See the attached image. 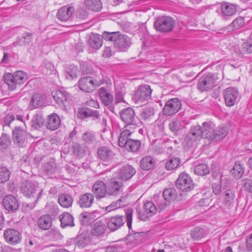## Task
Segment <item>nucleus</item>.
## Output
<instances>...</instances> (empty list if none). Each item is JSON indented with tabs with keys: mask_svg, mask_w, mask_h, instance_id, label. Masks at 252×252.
<instances>
[{
	"mask_svg": "<svg viewBox=\"0 0 252 252\" xmlns=\"http://www.w3.org/2000/svg\"><path fill=\"white\" fill-rule=\"evenodd\" d=\"M175 26V21L169 17H162L157 19L154 23L155 29L160 32L172 31Z\"/></svg>",
	"mask_w": 252,
	"mask_h": 252,
	"instance_id": "obj_5",
	"label": "nucleus"
},
{
	"mask_svg": "<svg viewBox=\"0 0 252 252\" xmlns=\"http://www.w3.org/2000/svg\"><path fill=\"white\" fill-rule=\"evenodd\" d=\"M92 191L96 199H101L108 196L106 184L103 181L95 182L92 187Z\"/></svg>",
	"mask_w": 252,
	"mask_h": 252,
	"instance_id": "obj_13",
	"label": "nucleus"
},
{
	"mask_svg": "<svg viewBox=\"0 0 252 252\" xmlns=\"http://www.w3.org/2000/svg\"><path fill=\"white\" fill-rule=\"evenodd\" d=\"M2 202L4 207L8 211L14 212L16 211L19 206L17 199L11 195L4 196Z\"/></svg>",
	"mask_w": 252,
	"mask_h": 252,
	"instance_id": "obj_19",
	"label": "nucleus"
},
{
	"mask_svg": "<svg viewBox=\"0 0 252 252\" xmlns=\"http://www.w3.org/2000/svg\"><path fill=\"white\" fill-rule=\"evenodd\" d=\"M106 230V226L102 221L95 222L92 228L91 233L93 235L101 237Z\"/></svg>",
	"mask_w": 252,
	"mask_h": 252,
	"instance_id": "obj_30",
	"label": "nucleus"
},
{
	"mask_svg": "<svg viewBox=\"0 0 252 252\" xmlns=\"http://www.w3.org/2000/svg\"><path fill=\"white\" fill-rule=\"evenodd\" d=\"M121 120L126 124L125 126L131 127L132 125H135V112L131 108H127L123 109L120 113Z\"/></svg>",
	"mask_w": 252,
	"mask_h": 252,
	"instance_id": "obj_14",
	"label": "nucleus"
},
{
	"mask_svg": "<svg viewBox=\"0 0 252 252\" xmlns=\"http://www.w3.org/2000/svg\"><path fill=\"white\" fill-rule=\"evenodd\" d=\"M52 95L56 102L61 108L66 109L69 104V94L64 91L56 90L52 92Z\"/></svg>",
	"mask_w": 252,
	"mask_h": 252,
	"instance_id": "obj_11",
	"label": "nucleus"
},
{
	"mask_svg": "<svg viewBox=\"0 0 252 252\" xmlns=\"http://www.w3.org/2000/svg\"><path fill=\"white\" fill-rule=\"evenodd\" d=\"M97 154L98 158L104 161H111L115 156L112 151L106 146H101L98 148Z\"/></svg>",
	"mask_w": 252,
	"mask_h": 252,
	"instance_id": "obj_22",
	"label": "nucleus"
},
{
	"mask_svg": "<svg viewBox=\"0 0 252 252\" xmlns=\"http://www.w3.org/2000/svg\"><path fill=\"white\" fill-rule=\"evenodd\" d=\"M103 83L101 78L94 80L91 77H85L80 79L78 82L79 88L86 93L93 91L95 87L99 86Z\"/></svg>",
	"mask_w": 252,
	"mask_h": 252,
	"instance_id": "obj_3",
	"label": "nucleus"
},
{
	"mask_svg": "<svg viewBox=\"0 0 252 252\" xmlns=\"http://www.w3.org/2000/svg\"><path fill=\"white\" fill-rule=\"evenodd\" d=\"M60 124L61 120L59 116L55 113H53L48 116L46 126L49 129L54 130L59 127Z\"/></svg>",
	"mask_w": 252,
	"mask_h": 252,
	"instance_id": "obj_28",
	"label": "nucleus"
},
{
	"mask_svg": "<svg viewBox=\"0 0 252 252\" xmlns=\"http://www.w3.org/2000/svg\"><path fill=\"white\" fill-rule=\"evenodd\" d=\"M194 173L200 176H204L210 172L208 165L206 164H200L197 165L194 170Z\"/></svg>",
	"mask_w": 252,
	"mask_h": 252,
	"instance_id": "obj_47",
	"label": "nucleus"
},
{
	"mask_svg": "<svg viewBox=\"0 0 252 252\" xmlns=\"http://www.w3.org/2000/svg\"><path fill=\"white\" fill-rule=\"evenodd\" d=\"M221 8L223 15L226 16H231L234 15L237 10L235 5L226 2L221 4Z\"/></svg>",
	"mask_w": 252,
	"mask_h": 252,
	"instance_id": "obj_32",
	"label": "nucleus"
},
{
	"mask_svg": "<svg viewBox=\"0 0 252 252\" xmlns=\"http://www.w3.org/2000/svg\"><path fill=\"white\" fill-rule=\"evenodd\" d=\"M203 138L201 126L196 125L191 127L189 133L185 138V140L189 146H191L194 143Z\"/></svg>",
	"mask_w": 252,
	"mask_h": 252,
	"instance_id": "obj_8",
	"label": "nucleus"
},
{
	"mask_svg": "<svg viewBox=\"0 0 252 252\" xmlns=\"http://www.w3.org/2000/svg\"><path fill=\"white\" fill-rule=\"evenodd\" d=\"M77 116L81 119H85L92 117L94 119H97L99 117L98 111L93 110L88 108H81L79 109Z\"/></svg>",
	"mask_w": 252,
	"mask_h": 252,
	"instance_id": "obj_27",
	"label": "nucleus"
},
{
	"mask_svg": "<svg viewBox=\"0 0 252 252\" xmlns=\"http://www.w3.org/2000/svg\"><path fill=\"white\" fill-rule=\"evenodd\" d=\"M88 12L85 9L79 8L77 10L76 17L80 20H85L88 17Z\"/></svg>",
	"mask_w": 252,
	"mask_h": 252,
	"instance_id": "obj_62",
	"label": "nucleus"
},
{
	"mask_svg": "<svg viewBox=\"0 0 252 252\" xmlns=\"http://www.w3.org/2000/svg\"><path fill=\"white\" fill-rule=\"evenodd\" d=\"M81 221L83 224H89L91 222V220L93 219L92 216L93 214L91 213H83L81 215Z\"/></svg>",
	"mask_w": 252,
	"mask_h": 252,
	"instance_id": "obj_60",
	"label": "nucleus"
},
{
	"mask_svg": "<svg viewBox=\"0 0 252 252\" xmlns=\"http://www.w3.org/2000/svg\"><path fill=\"white\" fill-rule=\"evenodd\" d=\"M136 125H132L131 127L125 126L124 130L121 132L118 143L120 147H124L126 143L129 141L131 134L134 132L136 129Z\"/></svg>",
	"mask_w": 252,
	"mask_h": 252,
	"instance_id": "obj_17",
	"label": "nucleus"
},
{
	"mask_svg": "<svg viewBox=\"0 0 252 252\" xmlns=\"http://www.w3.org/2000/svg\"><path fill=\"white\" fill-rule=\"evenodd\" d=\"M5 83L11 91L16 89L17 85L23 84L28 79L27 74L24 71L19 70L13 74L8 73L4 77Z\"/></svg>",
	"mask_w": 252,
	"mask_h": 252,
	"instance_id": "obj_1",
	"label": "nucleus"
},
{
	"mask_svg": "<svg viewBox=\"0 0 252 252\" xmlns=\"http://www.w3.org/2000/svg\"><path fill=\"white\" fill-rule=\"evenodd\" d=\"M74 11V8L72 7L63 6L58 11L57 18L62 21H66L71 17Z\"/></svg>",
	"mask_w": 252,
	"mask_h": 252,
	"instance_id": "obj_26",
	"label": "nucleus"
},
{
	"mask_svg": "<svg viewBox=\"0 0 252 252\" xmlns=\"http://www.w3.org/2000/svg\"><path fill=\"white\" fill-rule=\"evenodd\" d=\"M11 144V140L9 136L2 134L0 138V145L4 149L7 148Z\"/></svg>",
	"mask_w": 252,
	"mask_h": 252,
	"instance_id": "obj_55",
	"label": "nucleus"
},
{
	"mask_svg": "<svg viewBox=\"0 0 252 252\" xmlns=\"http://www.w3.org/2000/svg\"><path fill=\"white\" fill-rule=\"evenodd\" d=\"M157 209L155 204L151 201H147L144 205L143 212H139V218L140 220H146L148 218L154 215Z\"/></svg>",
	"mask_w": 252,
	"mask_h": 252,
	"instance_id": "obj_16",
	"label": "nucleus"
},
{
	"mask_svg": "<svg viewBox=\"0 0 252 252\" xmlns=\"http://www.w3.org/2000/svg\"><path fill=\"white\" fill-rule=\"evenodd\" d=\"M152 90L148 85H140L136 90L132 99L137 103L144 102L151 98Z\"/></svg>",
	"mask_w": 252,
	"mask_h": 252,
	"instance_id": "obj_4",
	"label": "nucleus"
},
{
	"mask_svg": "<svg viewBox=\"0 0 252 252\" xmlns=\"http://www.w3.org/2000/svg\"><path fill=\"white\" fill-rule=\"evenodd\" d=\"M90 243L89 235L87 233H82L76 238V245L78 247L83 248Z\"/></svg>",
	"mask_w": 252,
	"mask_h": 252,
	"instance_id": "obj_38",
	"label": "nucleus"
},
{
	"mask_svg": "<svg viewBox=\"0 0 252 252\" xmlns=\"http://www.w3.org/2000/svg\"><path fill=\"white\" fill-rule=\"evenodd\" d=\"M52 219L48 215L41 216L38 220V226L43 230H47L52 226Z\"/></svg>",
	"mask_w": 252,
	"mask_h": 252,
	"instance_id": "obj_31",
	"label": "nucleus"
},
{
	"mask_svg": "<svg viewBox=\"0 0 252 252\" xmlns=\"http://www.w3.org/2000/svg\"><path fill=\"white\" fill-rule=\"evenodd\" d=\"M117 36L114 42L115 46L119 48L121 50L125 51V49L130 46V38L126 35L121 34L119 32H118Z\"/></svg>",
	"mask_w": 252,
	"mask_h": 252,
	"instance_id": "obj_24",
	"label": "nucleus"
},
{
	"mask_svg": "<svg viewBox=\"0 0 252 252\" xmlns=\"http://www.w3.org/2000/svg\"><path fill=\"white\" fill-rule=\"evenodd\" d=\"M32 34L29 32H25L21 37L17 38L15 42L16 46H26L32 42Z\"/></svg>",
	"mask_w": 252,
	"mask_h": 252,
	"instance_id": "obj_39",
	"label": "nucleus"
},
{
	"mask_svg": "<svg viewBox=\"0 0 252 252\" xmlns=\"http://www.w3.org/2000/svg\"><path fill=\"white\" fill-rule=\"evenodd\" d=\"M215 127V125L212 122L203 123L201 126L203 138H206L209 141H213Z\"/></svg>",
	"mask_w": 252,
	"mask_h": 252,
	"instance_id": "obj_20",
	"label": "nucleus"
},
{
	"mask_svg": "<svg viewBox=\"0 0 252 252\" xmlns=\"http://www.w3.org/2000/svg\"><path fill=\"white\" fill-rule=\"evenodd\" d=\"M141 143L140 141L129 139V141H128V142L126 143L124 147L129 151L135 152L139 149Z\"/></svg>",
	"mask_w": 252,
	"mask_h": 252,
	"instance_id": "obj_42",
	"label": "nucleus"
},
{
	"mask_svg": "<svg viewBox=\"0 0 252 252\" xmlns=\"http://www.w3.org/2000/svg\"><path fill=\"white\" fill-rule=\"evenodd\" d=\"M220 80L217 74L207 73L199 79L197 88L201 92L210 91L218 84Z\"/></svg>",
	"mask_w": 252,
	"mask_h": 252,
	"instance_id": "obj_2",
	"label": "nucleus"
},
{
	"mask_svg": "<svg viewBox=\"0 0 252 252\" xmlns=\"http://www.w3.org/2000/svg\"><path fill=\"white\" fill-rule=\"evenodd\" d=\"M235 194L233 190L227 189L223 193V204L228 208H231L234 206Z\"/></svg>",
	"mask_w": 252,
	"mask_h": 252,
	"instance_id": "obj_29",
	"label": "nucleus"
},
{
	"mask_svg": "<svg viewBox=\"0 0 252 252\" xmlns=\"http://www.w3.org/2000/svg\"><path fill=\"white\" fill-rule=\"evenodd\" d=\"M180 163V160L177 157H171L167 160L165 164V168L168 170H171L176 168Z\"/></svg>",
	"mask_w": 252,
	"mask_h": 252,
	"instance_id": "obj_44",
	"label": "nucleus"
},
{
	"mask_svg": "<svg viewBox=\"0 0 252 252\" xmlns=\"http://www.w3.org/2000/svg\"><path fill=\"white\" fill-rule=\"evenodd\" d=\"M58 202L60 205L64 208H69L71 206L73 203L72 197L67 194H61L58 198Z\"/></svg>",
	"mask_w": 252,
	"mask_h": 252,
	"instance_id": "obj_40",
	"label": "nucleus"
},
{
	"mask_svg": "<svg viewBox=\"0 0 252 252\" xmlns=\"http://www.w3.org/2000/svg\"><path fill=\"white\" fill-rule=\"evenodd\" d=\"M3 237L8 244L13 245L19 243L22 239L21 233L14 229H7L4 230Z\"/></svg>",
	"mask_w": 252,
	"mask_h": 252,
	"instance_id": "obj_12",
	"label": "nucleus"
},
{
	"mask_svg": "<svg viewBox=\"0 0 252 252\" xmlns=\"http://www.w3.org/2000/svg\"><path fill=\"white\" fill-rule=\"evenodd\" d=\"M242 51L244 53H252V38L243 43Z\"/></svg>",
	"mask_w": 252,
	"mask_h": 252,
	"instance_id": "obj_59",
	"label": "nucleus"
},
{
	"mask_svg": "<svg viewBox=\"0 0 252 252\" xmlns=\"http://www.w3.org/2000/svg\"><path fill=\"white\" fill-rule=\"evenodd\" d=\"M176 190L173 188L167 189L163 192V197L166 201L174 199L176 197Z\"/></svg>",
	"mask_w": 252,
	"mask_h": 252,
	"instance_id": "obj_48",
	"label": "nucleus"
},
{
	"mask_svg": "<svg viewBox=\"0 0 252 252\" xmlns=\"http://www.w3.org/2000/svg\"><path fill=\"white\" fill-rule=\"evenodd\" d=\"M136 173L135 169L131 165H126L120 168L118 172L119 179L123 181L130 179Z\"/></svg>",
	"mask_w": 252,
	"mask_h": 252,
	"instance_id": "obj_21",
	"label": "nucleus"
},
{
	"mask_svg": "<svg viewBox=\"0 0 252 252\" xmlns=\"http://www.w3.org/2000/svg\"><path fill=\"white\" fill-rule=\"evenodd\" d=\"M154 114V109L153 107H146L143 110L142 116L145 119H147L153 116Z\"/></svg>",
	"mask_w": 252,
	"mask_h": 252,
	"instance_id": "obj_61",
	"label": "nucleus"
},
{
	"mask_svg": "<svg viewBox=\"0 0 252 252\" xmlns=\"http://www.w3.org/2000/svg\"><path fill=\"white\" fill-rule=\"evenodd\" d=\"M244 172V169L239 162H236L232 170V174L237 178H240Z\"/></svg>",
	"mask_w": 252,
	"mask_h": 252,
	"instance_id": "obj_51",
	"label": "nucleus"
},
{
	"mask_svg": "<svg viewBox=\"0 0 252 252\" xmlns=\"http://www.w3.org/2000/svg\"><path fill=\"white\" fill-rule=\"evenodd\" d=\"M11 175L9 170L5 166H0V183L7 182Z\"/></svg>",
	"mask_w": 252,
	"mask_h": 252,
	"instance_id": "obj_46",
	"label": "nucleus"
},
{
	"mask_svg": "<svg viewBox=\"0 0 252 252\" xmlns=\"http://www.w3.org/2000/svg\"><path fill=\"white\" fill-rule=\"evenodd\" d=\"M182 104L177 98L168 100L163 108V113L165 115L171 116L178 112L181 108Z\"/></svg>",
	"mask_w": 252,
	"mask_h": 252,
	"instance_id": "obj_9",
	"label": "nucleus"
},
{
	"mask_svg": "<svg viewBox=\"0 0 252 252\" xmlns=\"http://www.w3.org/2000/svg\"><path fill=\"white\" fill-rule=\"evenodd\" d=\"M126 224L129 229L131 227L132 220V210L131 209H128L126 212Z\"/></svg>",
	"mask_w": 252,
	"mask_h": 252,
	"instance_id": "obj_63",
	"label": "nucleus"
},
{
	"mask_svg": "<svg viewBox=\"0 0 252 252\" xmlns=\"http://www.w3.org/2000/svg\"><path fill=\"white\" fill-rule=\"evenodd\" d=\"M244 188L245 190L252 192V178L251 177V176L249 179H247L245 180Z\"/></svg>",
	"mask_w": 252,
	"mask_h": 252,
	"instance_id": "obj_64",
	"label": "nucleus"
},
{
	"mask_svg": "<svg viewBox=\"0 0 252 252\" xmlns=\"http://www.w3.org/2000/svg\"><path fill=\"white\" fill-rule=\"evenodd\" d=\"M244 23V18L242 17H238L233 20L228 26L226 27L225 30L227 32H230L238 30L242 27Z\"/></svg>",
	"mask_w": 252,
	"mask_h": 252,
	"instance_id": "obj_35",
	"label": "nucleus"
},
{
	"mask_svg": "<svg viewBox=\"0 0 252 252\" xmlns=\"http://www.w3.org/2000/svg\"><path fill=\"white\" fill-rule=\"evenodd\" d=\"M107 195L117 196L123 190V183L118 178L110 179L106 183Z\"/></svg>",
	"mask_w": 252,
	"mask_h": 252,
	"instance_id": "obj_6",
	"label": "nucleus"
},
{
	"mask_svg": "<svg viewBox=\"0 0 252 252\" xmlns=\"http://www.w3.org/2000/svg\"><path fill=\"white\" fill-rule=\"evenodd\" d=\"M176 187L183 191H189L194 188V183L189 175L185 173L180 174L176 183Z\"/></svg>",
	"mask_w": 252,
	"mask_h": 252,
	"instance_id": "obj_7",
	"label": "nucleus"
},
{
	"mask_svg": "<svg viewBox=\"0 0 252 252\" xmlns=\"http://www.w3.org/2000/svg\"><path fill=\"white\" fill-rule=\"evenodd\" d=\"M227 134V130L224 127L220 126L215 128V134L213 141H218L223 138Z\"/></svg>",
	"mask_w": 252,
	"mask_h": 252,
	"instance_id": "obj_43",
	"label": "nucleus"
},
{
	"mask_svg": "<svg viewBox=\"0 0 252 252\" xmlns=\"http://www.w3.org/2000/svg\"><path fill=\"white\" fill-rule=\"evenodd\" d=\"M169 126L170 130L174 133H177L182 128L181 123L178 120H173L169 124Z\"/></svg>",
	"mask_w": 252,
	"mask_h": 252,
	"instance_id": "obj_54",
	"label": "nucleus"
},
{
	"mask_svg": "<svg viewBox=\"0 0 252 252\" xmlns=\"http://www.w3.org/2000/svg\"><path fill=\"white\" fill-rule=\"evenodd\" d=\"M223 95L225 104L229 107L235 105L239 99V93L235 88H226L223 92Z\"/></svg>",
	"mask_w": 252,
	"mask_h": 252,
	"instance_id": "obj_10",
	"label": "nucleus"
},
{
	"mask_svg": "<svg viewBox=\"0 0 252 252\" xmlns=\"http://www.w3.org/2000/svg\"><path fill=\"white\" fill-rule=\"evenodd\" d=\"M118 36V32H105L102 33V37L105 40L114 42L116 37Z\"/></svg>",
	"mask_w": 252,
	"mask_h": 252,
	"instance_id": "obj_58",
	"label": "nucleus"
},
{
	"mask_svg": "<svg viewBox=\"0 0 252 252\" xmlns=\"http://www.w3.org/2000/svg\"><path fill=\"white\" fill-rule=\"evenodd\" d=\"M89 43L90 46L93 48L98 49L102 46V41L100 35L93 34L90 36Z\"/></svg>",
	"mask_w": 252,
	"mask_h": 252,
	"instance_id": "obj_41",
	"label": "nucleus"
},
{
	"mask_svg": "<svg viewBox=\"0 0 252 252\" xmlns=\"http://www.w3.org/2000/svg\"><path fill=\"white\" fill-rule=\"evenodd\" d=\"M85 152V149L84 147L81 146L78 143L73 145V153L75 155L82 157Z\"/></svg>",
	"mask_w": 252,
	"mask_h": 252,
	"instance_id": "obj_57",
	"label": "nucleus"
},
{
	"mask_svg": "<svg viewBox=\"0 0 252 252\" xmlns=\"http://www.w3.org/2000/svg\"><path fill=\"white\" fill-rule=\"evenodd\" d=\"M99 94L102 101L105 105H108L112 102L113 100V96L105 88L103 87L100 88Z\"/></svg>",
	"mask_w": 252,
	"mask_h": 252,
	"instance_id": "obj_36",
	"label": "nucleus"
},
{
	"mask_svg": "<svg viewBox=\"0 0 252 252\" xmlns=\"http://www.w3.org/2000/svg\"><path fill=\"white\" fill-rule=\"evenodd\" d=\"M84 3L86 8L94 11L98 12L102 8L100 0H84Z\"/></svg>",
	"mask_w": 252,
	"mask_h": 252,
	"instance_id": "obj_33",
	"label": "nucleus"
},
{
	"mask_svg": "<svg viewBox=\"0 0 252 252\" xmlns=\"http://www.w3.org/2000/svg\"><path fill=\"white\" fill-rule=\"evenodd\" d=\"M37 189L36 184L29 180H25L22 183L20 190L25 196L30 197L35 193Z\"/></svg>",
	"mask_w": 252,
	"mask_h": 252,
	"instance_id": "obj_18",
	"label": "nucleus"
},
{
	"mask_svg": "<svg viewBox=\"0 0 252 252\" xmlns=\"http://www.w3.org/2000/svg\"><path fill=\"white\" fill-rule=\"evenodd\" d=\"M32 102L35 107H41L44 104V99L40 94H34L32 97Z\"/></svg>",
	"mask_w": 252,
	"mask_h": 252,
	"instance_id": "obj_52",
	"label": "nucleus"
},
{
	"mask_svg": "<svg viewBox=\"0 0 252 252\" xmlns=\"http://www.w3.org/2000/svg\"><path fill=\"white\" fill-rule=\"evenodd\" d=\"M206 235L204 230L199 227H195L190 232L191 238L194 240H199L204 237Z\"/></svg>",
	"mask_w": 252,
	"mask_h": 252,
	"instance_id": "obj_45",
	"label": "nucleus"
},
{
	"mask_svg": "<svg viewBox=\"0 0 252 252\" xmlns=\"http://www.w3.org/2000/svg\"><path fill=\"white\" fill-rule=\"evenodd\" d=\"M94 196L91 193L81 195L78 201V205L82 208H90L94 202Z\"/></svg>",
	"mask_w": 252,
	"mask_h": 252,
	"instance_id": "obj_25",
	"label": "nucleus"
},
{
	"mask_svg": "<svg viewBox=\"0 0 252 252\" xmlns=\"http://www.w3.org/2000/svg\"><path fill=\"white\" fill-rule=\"evenodd\" d=\"M125 220V218L122 216L112 217L108 221V228L111 231H115L124 225Z\"/></svg>",
	"mask_w": 252,
	"mask_h": 252,
	"instance_id": "obj_23",
	"label": "nucleus"
},
{
	"mask_svg": "<svg viewBox=\"0 0 252 252\" xmlns=\"http://www.w3.org/2000/svg\"><path fill=\"white\" fill-rule=\"evenodd\" d=\"M44 122L43 118L39 115L35 116L32 122L31 125L35 129L39 128L43 125Z\"/></svg>",
	"mask_w": 252,
	"mask_h": 252,
	"instance_id": "obj_53",
	"label": "nucleus"
},
{
	"mask_svg": "<svg viewBox=\"0 0 252 252\" xmlns=\"http://www.w3.org/2000/svg\"><path fill=\"white\" fill-rule=\"evenodd\" d=\"M13 142L18 146H24L26 143V132L20 126L16 127L12 132Z\"/></svg>",
	"mask_w": 252,
	"mask_h": 252,
	"instance_id": "obj_15",
	"label": "nucleus"
},
{
	"mask_svg": "<svg viewBox=\"0 0 252 252\" xmlns=\"http://www.w3.org/2000/svg\"><path fill=\"white\" fill-rule=\"evenodd\" d=\"M155 160L150 156L144 157L140 161V166L142 169L149 170L153 168L155 165Z\"/></svg>",
	"mask_w": 252,
	"mask_h": 252,
	"instance_id": "obj_37",
	"label": "nucleus"
},
{
	"mask_svg": "<svg viewBox=\"0 0 252 252\" xmlns=\"http://www.w3.org/2000/svg\"><path fill=\"white\" fill-rule=\"evenodd\" d=\"M123 199V197H121L117 202H112L110 205L106 207V210L108 212H110L112 210H114L117 208H120L123 204L121 202Z\"/></svg>",
	"mask_w": 252,
	"mask_h": 252,
	"instance_id": "obj_56",
	"label": "nucleus"
},
{
	"mask_svg": "<svg viewBox=\"0 0 252 252\" xmlns=\"http://www.w3.org/2000/svg\"><path fill=\"white\" fill-rule=\"evenodd\" d=\"M60 220L62 227L64 228L67 226H74L73 217L68 213H63L60 216Z\"/></svg>",
	"mask_w": 252,
	"mask_h": 252,
	"instance_id": "obj_34",
	"label": "nucleus"
},
{
	"mask_svg": "<svg viewBox=\"0 0 252 252\" xmlns=\"http://www.w3.org/2000/svg\"><path fill=\"white\" fill-rule=\"evenodd\" d=\"M78 69L77 66L70 65L65 72V77L68 79H73L77 77L78 74Z\"/></svg>",
	"mask_w": 252,
	"mask_h": 252,
	"instance_id": "obj_49",
	"label": "nucleus"
},
{
	"mask_svg": "<svg viewBox=\"0 0 252 252\" xmlns=\"http://www.w3.org/2000/svg\"><path fill=\"white\" fill-rule=\"evenodd\" d=\"M82 139L86 145H91L95 142V137L93 133L86 132L83 134Z\"/></svg>",
	"mask_w": 252,
	"mask_h": 252,
	"instance_id": "obj_50",
	"label": "nucleus"
}]
</instances>
